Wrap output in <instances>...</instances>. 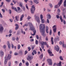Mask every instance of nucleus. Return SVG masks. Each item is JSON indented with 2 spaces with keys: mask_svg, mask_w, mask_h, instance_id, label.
I'll return each mask as SVG.
<instances>
[{
  "mask_svg": "<svg viewBox=\"0 0 66 66\" xmlns=\"http://www.w3.org/2000/svg\"><path fill=\"white\" fill-rule=\"evenodd\" d=\"M39 29L41 34L43 36H46V34H45V24H41L39 26Z\"/></svg>",
  "mask_w": 66,
  "mask_h": 66,
  "instance_id": "obj_1",
  "label": "nucleus"
},
{
  "mask_svg": "<svg viewBox=\"0 0 66 66\" xmlns=\"http://www.w3.org/2000/svg\"><path fill=\"white\" fill-rule=\"evenodd\" d=\"M11 56H12L11 55L9 54L8 55V56L7 57V59H5H5L4 62V65H6V64H7V60H10V59H11Z\"/></svg>",
  "mask_w": 66,
  "mask_h": 66,
  "instance_id": "obj_2",
  "label": "nucleus"
},
{
  "mask_svg": "<svg viewBox=\"0 0 66 66\" xmlns=\"http://www.w3.org/2000/svg\"><path fill=\"white\" fill-rule=\"evenodd\" d=\"M28 24H29L30 27V29L29 30H32L33 31L35 29V28L33 26V25L30 22H28Z\"/></svg>",
  "mask_w": 66,
  "mask_h": 66,
  "instance_id": "obj_3",
  "label": "nucleus"
},
{
  "mask_svg": "<svg viewBox=\"0 0 66 66\" xmlns=\"http://www.w3.org/2000/svg\"><path fill=\"white\" fill-rule=\"evenodd\" d=\"M63 2V0H60V2H59L58 4L56 5L55 6V7L56 9V8H58L59 7H60V6L61 5V4Z\"/></svg>",
  "mask_w": 66,
  "mask_h": 66,
  "instance_id": "obj_4",
  "label": "nucleus"
},
{
  "mask_svg": "<svg viewBox=\"0 0 66 66\" xmlns=\"http://www.w3.org/2000/svg\"><path fill=\"white\" fill-rule=\"evenodd\" d=\"M35 6L33 5L32 6V8L31 9V14H34V12L35 10Z\"/></svg>",
  "mask_w": 66,
  "mask_h": 66,
  "instance_id": "obj_5",
  "label": "nucleus"
},
{
  "mask_svg": "<svg viewBox=\"0 0 66 66\" xmlns=\"http://www.w3.org/2000/svg\"><path fill=\"white\" fill-rule=\"evenodd\" d=\"M47 61L48 64L49 65H52V59H48L47 60Z\"/></svg>",
  "mask_w": 66,
  "mask_h": 66,
  "instance_id": "obj_6",
  "label": "nucleus"
},
{
  "mask_svg": "<svg viewBox=\"0 0 66 66\" xmlns=\"http://www.w3.org/2000/svg\"><path fill=\"white\" fill-rule=\"evenodd\" d=\"M36 15H34L35 17V19L38 23H39L40 22V19H39V18L38 16H36Z\"/></svg>",
  "mask_w": 66,
  "mask_h": 66,
  "instance_id": "obj_7",
  "label": "nucleus"
},
{
  "mask_svg": "<svg viewBox=\"0 0 66 66\" xmlns=\"http://www.w3.org/2000/svg\"><path fill=\"white\" fill-rule=\"evenodd\" d=\"M54 49L55 50H56L57 52H58L60 50V48L57 45L55 46L54 48Z\"/></svg>",
  "mask_w": 66,
  "mask_h": 66,
  "instance_id": "obj_8",
  "label": "nucleus"
},
{
  "mask_svg": "<svg viewBox=\"0 0 66 66\" xmlns=\"http://www.w3.org/2000/svg\"><path fill=\"white\" fill-rule=\"evenodd\" d=\"M53 30L54 33H55L56 32V26L54 25L53 27Z\"/></svg>",
  "mask_w": 66,
  "mask_h": 66,
  "instance_id": "obj_9",
  "label": "nucleus"
},
{
  "mask_svg": "<svg viewBox=\"0 0 66 66\" xmlns=\"http://www.w3.org/2000/svg\"><path fill=\"white\" fill-rule=\"evenodd\" d=\"M27 59L28 61H31V60L33 59V57L31 56H28V57L27 58Z\"/></svg>",
  "mask_w": 66,
  "mask_h": 66,
  "instance_id": "obj_10",
  "label": "nucleus"
},
{
  "mask_svg": "<svg viewBox=\"0 0 66 66\" xmlns=\"http://www.w3.org/2000/svg\"><path fill=\"white\" fill-rule=\"evenodd\" d=\"M47 52L50 54V55L51 56H53L54 55L52 53V52L51 51H50L49 50H47Z\"/></svg>",
  "mask_w": 66,
  "mask_h": 66,
  "instance_id": "obj_11",
  "label": "nucleus"
},
{
  "mask_svg": "<svg viewBox=\"0 0 66 66\" xmlns=\"http://www.w3.org/2000/svg\"><path fill=\"white\" fill-rule=\"evenodd\" d=\"M48 30H49V27H48V26H46V33L47 34L49 33Z\"/></svg>",
  "mask_w": 66,
  "mask_h": 66,
  "instance_id": "obj_12",
  "label": "nucleus"
},
{
  "mask_svg": "<svg viewBox=\"0 0 66 66\" xmlns=\"http://www.w3.org/2000/svg\"><path fill=\"white\" fill-rule=\"evenodd\" d=\"M4 30V28H3V27L1 26L0 28V32L2 33L3 32Z\"/></svg>",
  "mask_w": 66,
  "mask_h": 66,
  "instance_id": "obj_13",
  "label": "nucleus"
},
{
  "mask_svg": "<svg viewBox=\"0 0 66 66\" xmlns=\"http://www.w3.org/2000/svg\"><path fill=\"white\" fill-rule=\"evenodd\" d=\"M0 53L1 55V56L2 57L4 55V53L2 50H1L0 51Z\"/></svg>",
  "mask_w": 66,
  "mask_h": 66,
  "instance_id": "obj_14",
  "label": "nucleus"
},
{
  "mask_svg": "<svg viewBox=\"0 0 66 66\" xmlns=\"http://www.w3.org/2000/svg\"><path fill=\"white\" fill-rule=\"evenodd\" d=\"M47 18H48V19H51V15H50L47 14Z\"/></svg>",
  "mask_w": 66,
  "mask_h": 66,
  "instance_id": "obj_15",
  "label": "nucleus"
},
{
  "mask_svg": "<svg viewBox=\"0 0 66 66\" xmlns=\"http://www.w3.org/2000/svg\"><path fill=\"white\" fill-rule=\"evenodd\" d=\"M61 63H62V62H61V61H60L59 63H57L56 64L57 66H62V64H61Z\"/></svg>",
  "mask_w": 66,
  "mask_h": 66,
  "instance_id": "obj_16",
  "label": "nucleus"
},
{
  "mask_svg": "<svg viewBox=\"0 0 66 66\" xmlns=\"http://www.w3.org/2000/svg\"><path fill=\"white\" fill-rule=\"evenodd\" d=\"M15 18L16 21H18V20H19V16L17 15V16H16Z\"/></svg>",
  "mask_w": 66,
  "mask_h": 66,
  "instance_id": "obj_17",
  "label": "nucleus"
},
{
  "mask_svg": "<svg viewBox=\"0 0 66 66\" xmlns=\"http://www.w3.org/2000/svg\"><path fill=\"white\" fill-rule=\"evenodd\" d=\"M34 34H31L32 35V36H34L36 34V31L35 30L33 31Z\"/></svg>",
  "mask_w": 66,
  "mask_h": 66,
  "instance_id": "obj_18",
  "label": "nucleus"
},
{
  "mask_svg": "<svg viewBox=\"0 0 66 66\" xmlns=\"http://www.w3.org/2000/svg\"><path fill=\"white\" fill-rule=\"evenodd\" d=\"M24 17V15L23 14H22L21 15V18L20 19V21H22V19Z\"/></svg>",
  "mask_w": 66,
  "mask_h": 66,
  "instance_id": "obj_19",
  "label": "nucleus"
},
{
  "mask_svg": "<svg viewBox=\"0 0 66 66\" xmlns=\"http://www.w3.org/2000/svg\"><path fill=\"white\" fill-rule=\"evenodd\" d=\"M41 22L42 23H45V20H44V19H41Z\"/></svg>",
  "mask_w": 66,
  "mask_h": 66,
  "instance_id": "obj_20",
  "label": "nucleus"
},
{
  "mask_svg": "<svg viewBox=\"0 0 66 66\" xmlns=\"http://www.w3.org/2000/svg\"><path fill=\"white\" fill-rule=\"evenodd\" d=\"M38 0H34V2L36 4H38L39 2H38Z\"/></svg>",
  "mask_w": 66,
  "mask_h": 66,
  "instance_id": "obj_21",
  "label": "nucleus"
},
{
  "mask_svg": "<svg viewBox=\"0 0 66 66\" xmlns=\"http://www.w3.org/2000/svg\"><path fill=\"white\" fill-rule=\"evenodd\" d=\"M43 54H42L40 56H39V58L40 59H42L43 57Z\"/></svg>",
  "mask_w": 66,
  "mask_h": 66,
  "instance_id": "obj_22",
  "label": "nucleus"
},
{
  "mask_svg": "<svg viewBox=\"0 0 66 66\" xmlns=\"http://www.w3.org/2000/svg\"><path fill=\"white\" fill-rule=\"evenodd\" d=\"M63 5L64 7H66V0H65L64 2Z\"/></svg>",
  "mask_w": 66,
  "mask_h": 66,
  "instance_id": "obj_23",
  "label": "nucleus"
},
{
  "mask_svg": "<svg viewBox=\"0 0 66 66\" xmlns=\"http://www.w3.org/2000/svg\"><path fill=\"white\" fill-rule=\"evenodd\" d=\"M12 9H13V10H14L15 11H16L17 12V13H20V12H18V11H17V9L16 8L13 7L12 8Z\"/></svg>",
  "mask_w": 66,
  "mask_h": 66,
  "instance_id": "obj_24",
  "label": "nucleus"
},
{
  "mask_svg": "<svg viewBox=\"0 0 66 66\" xmlns=\"http://www.w3.org/2000/svg\"><path fill=\"white\" fill-rule=\"evenodd\" d=\"M19 6H20V7H22L23 6V5L22 4V3H20V4H19Z\"/></svg>",
  "mask_w": 66,
  "mask_h": 66,
  "instance_id": "obj_25",
  "label": "nucleus"
},
{
  "mask_svg": "<svg viewBox=\"0 0 66 66\" xmlns=\"http://www.w3.org/2000/svg\"><path fill=\"white\" fill-rule=\"evenodd\" d=\"M62 47L63 48H66V46L65 44H64L63 43L62 44Z\"/></svg>",
  "mask_w": 66,
  "mask_h": 66,
  "instance_id": "obj_26",
  "label": "nucleus"
},
{
  "mask_svg": "<svg viewBox=\"0 0 66 66\" xmlns=\"http://www.w3.org/2000/svg\"><path fill=\"white\" fill-rule=\"evenodd\" d=\"M63 13H66V9H64L63 10Z\"/></svg>",
  "mask_w": 66,
  "mask_h": 66,
  "instance_id": "obj_27",
  "label": "nucleus"
},
{
  "mask_svg": "<svg viewBox=\"0 0 66 66\" xmlns=\"http://www.w3.org/2000/svg\"><path fill=\"white\" fill-rule=\"evenodd\" d=\"M7 45L8 46L9 48V49H10V48H11V45L9 43L7 44Z\"/></svg>",
  "mask_w": 66,
  "mask_h": 66,
  "instance_id": "obj_28",
  "label": "nucleus"
},
{
  "mask_svg": "<svg viewBox=\"0 0 66 66\" xmlns=\"http://www.w3.org/2000/svg\"><path fill=\"white\" fill-rule=\"evenodd\" d=\"M21 32L22 33V34H26V32H24L23 31L21 30Z\"/></svg>",
  "mask_w": 66,
  "mask_h": 66,
  "instance_id": "obj_29",
  "label": "nucleus"
},
{
  "mask_svg": "<svg viewBox=\"0 0 66 66\" xmlns=\"http://www.w3.org/2000/svg\"><path fill=\"white\" fill-rule=\"evenodd\" d=\"M42 43H43V44H44L45 45H47V43L46 42H44L43 41H42Z\"/></svg>",
  "mask_w": 66,
  "mask_h": 66,
  "instance_id": "obj_30",
  "label": "nucleus"
},
{
  "mask_svg": "<svg viewBox=\"0 0 66 66\" xmlns=\"http://www.w3.org/2000/svg\"><path fill=\"white\" fill-rule=\"evenodd\" d=\"M43 16L42 14H41L40 15V19H42L43 18Z\"/></svg>",
  "mask_w": 66,
  "mask_h": 66,
  "instance_id": "obj_31",
  "label": "nucleus"
},
{
  "mask_svg": "<svg viewBox=\"0 0 66 66\" xmlns=\"http://www.w3.org/2000/svg\"><path fill=\"white\" fill-rule=\"evenodd\" d=\"M20 47H21L20 45H18V50L20 49Z\"/></svg>",
  "mask_w": 66,
  "mask_h": 66,
  "instance_id": "obj_32",
  "label": "nucleus"
},
{
  "mask_svg": "<svg viewBox=\"0 0 66 66\" xmlns=\"http://www.w3.org/2000/svg\"><path fill=\"white\" fill-rule=\"evenodd\" d=\"M35 43L36 45H37L38 44V41L37 40H36L35 41Z\"/></svg>",
  "mask_w": 66,
  "mask_h": 66,
  "instance_id": "obj_33",
  "label": "nucleus"
},
{
  "mask_svg": "<svg viewBox=\"0 0 66 66\" xmlns=\"http://www.w3.org/2000/svg\"><path fill=\"white\" fill-rule=\"evenodd\" d=\"M33 52H34L35 54H36L37 53V52H36V51L35 50H34L33 51Z\"/></svg>",
  "mask_w": 66,
  "mask_h": 66,
  "instance_id": "obj_34",
  "label": "nucleus"
},
{
  "mask_svg": "<svg viewBox=\"0 0 66 66\" xmlns=\"http://www.w3.org/2000/svg\"><path fill=\"white\" fill-rule=\"evenodd\" d=\"M15 26L16 27V28H19V25L18 24H15Z\"/></svg>",
  "mask_w": 66,
  "mask_h": 66,
  "instance_id": "obj_35",
  "label": "nucleus"
},
{
  "mask_svg": "<svg viewBox=\"0 0 66 66\" xmlns=\"http://www.w3.org/2000/svg\"><path fill=\"white\" fill-rule=\"evenodd\" d=\"M59 58L61 60H63V59L62 58V56H60Z\"/></svg>",
  "mask_w": 66,
  "mask_h": 66,
  "instance_id": "obj_36",
  "label": "nucleus"
},
{
  "mask_svg": "<svg viewBox=\"0 0 66 66\" xmlns=\"http://www.w3.org/2000/svg\"><path fill=\"white\" fill-rule=\"evenodd\" d=\"M19 53V54H22V51H20Z\"/></svg>",
  "mask_w": 66,
  "mask_h": 66,
  "instance_id": "obj_37",
  "label": "nucleus"
},
{
  "mask_svg": "<svg viewBox=\"0 0 66 66\" xmlns=\"http://www.w3.org/2000/svg\"><path fill=\"white\" fill-rule=\"evenodd\" d=\"M26 6L27 9L29 10V8H28V4H26Z\"/></svg>",
  "mask_w": 66,
  "mask_h": 66,
  "instance_id": "obj_38",
  "label": "nucleus"
},
{
  "mask_svg": "<svg viewBox=\"0 0 66 66\" xmlns=\"http://www.w3.org/2000/svg\"><path fill=\"white\" fill-rule=\"evenodd\" d=\"M51 34H52V30L51 29L50 32V35H51Z\"/></svg>",
  "mask_w": 66,
  "mask_h": 66,
  "instance_id": "obj_39",
  "label": "nucleus"
},
{
  "mask_svg": "<svg viewBox=\"0 0 66 66\" xmlns=\"http://www.w3.org/2000/svg\"><path fill=\"white\" fill-rule=\"evenodd\" d=\"M49 6H50L51 7H52V4L51 3H50L49 4Z\"/></svg>",
  "mask_w": 66,
  "mask_h": 66,
  "instance_id": "obj_40",
  "label": "nucleus"
},
{
  "mask_svg": "<svg viewBox=\"0 0 66 66\" xmlns=\"http://www.w3.org/2000/svg\"><path fill=\"white\" fill-rule=\"evenodd\" d=\"M26 66H28L29 65V63L28 62H27L26 63Z\"/></svg>",
  "mask_w": 66,
  "mask_h": 66,
  "instance_id": "obj_41",
  "label": "nucleus"
},
{
  "mask_svg": "<svg viewBox=\"0 0 66 66\" xmlns=\"http://www.w3.org/2000/svg\"><path fill=\"white\" fill-rule=\"evenodd\" d=\"M36 37L37 39H39V37L38 36V35H36Z\"/></svg>",
  "mask_w": 66,
  "mask_h": 66,
  "instance_id": "obj_42",
  "label": "nucleus"
},
{
  "mask_svg": "<svg viewBox=\"0 0 66 66\" xmlns=\"http://www.w3.org/2000/svg\"><path fill=\"white\" fill-rule=\"evenodd\" d=\"M45 40H47V41H48V37L46 36V37Z\"/></svg>",
  "mask_w": 66,
  "mask_h": 66,
  "instance_id": "obj_43",
  "label": "nucleus"
},
{
  "mask_svg": "<svg viewBox=\"0 0 66 66\" xmlns=\"http://www.w3.org/2000/svg\"><path fill=\"white\" fill-rule=\"evenodd\" d=\"M11 62H9V66H11Z\"/></svg>",
  "mask_w": 66,
  "mask_h": 66,
  "instance_id": "obj_44",
  "label": "nucleus"
},
{
  "mask_svg": "<svg viewBox=\"0 0 66 66\" xmlns=\"http://www.w3.org/2000/svg\"><path fill=\"white\" fill-rule=\"evenodd\" d=\"M28 49H29L28 51H30L31 50V47H28Z\"/></svg>",
  "mask_w": 66,
  "mask_h": 66,
  "instance_id": "obj_45",
  "label": "nucleus"
},
{
  "mask_svg": "<svg viewBox=\"0 0 66 66\" xmlns=\"http://www.w3.org/2000/svg\"><path fill=\"white\" fill-rule=\"evenodd\" d=\"M31 49L32 50H34V46H31Z\"/></svg>",
  "mask_w": 66,
  "mask_h": 66,
  "instance_id": "obj_46",
  "label": "nucleus"
},
{
  "mask_svg": "<svg viewBox=\"0 0 66 66\" xmlns=\"http://www.w3.org/2000/svg\"><path fill=\"white\" fill-rule=\"evenodd\" d=\"M31 17L29 16L27 18L28 20L30 19H31Z\"/></svg>",
  "mask_w": 66,
  "mask_h": 66,
  "instance_id": "obj_47",
  "label": "nucleus"
},
{
  "mask_svg": "<svg viewBox=\"0 0 66 66\" xmlns=\"http://www.w3.org/2000/svg\"><path fill=\"white\" fill-rule=\"evenodd\" d=\"M56 18H57L58 19H59V18H60V16H59L58 15H56Z\"/></svg>",
  "mask_w": 66,
  "mask_h": 66,
  "instance_id": "obj_48",
  "label": "nucleus"
},
{
  "mask_svg": "<svg viewBox=\"0 0 66 66\" xmlns=\"http://www.w3.org/2000/svg\"><path fill=\"white\" fill-rule=\"evenodd\" d=\"M2 10L3 12V13H5V10L4 9H2Z\"/></svg>",
  "mask_w": 66,
  "mask_h": 66,
  "instance_id": "obj_49",
  "label": "nucleus"
},
{
  "mask_svg": "<svg viewBox=\"0 0 66 66\" xmlns=\"http://www.w3.org/2000/svg\"><path fill=\"white\" fill-rule=\"evenodd\" d=\"M28 53V52L27 51H26L24 52V54L26 55Z\"/></svg>",
  "mask_w": 66,
  "mask_h": 66,
  "instance_id": "obj_50",
  "label": "nucleus"
},
{
  "mask_svg": "<svg viewBox=\"0 0 66 66\" xmlns=\"http://www.w3.org/2000/svg\"><path fill=\"white\" fill-rule=\"evenodd\" d=\"M51 10L50 9H47V11L48 12H51Z\"/></svg>",
  "mask_w": 66,
  "mask_h": 66,
  "instance_id": "obj_51",
  "label": "nucleus"
},
{
  "mask_svg": "<svg viewBox=\"0 0 66 66\" xmlns=\"http://www.w3.org/2000/svg\"><path fill=\"white\" fill-rule=\"evenodd\" d=\"M11 45H12V49H13V48H14V45H13V44H12Z\"/></svg>",
  "mask_w": 66,
  "mask_h": 66,
  "instance_id": "obj_52",
  "label": "nucleus"
},
{
  "mask_svg": "<svg viewBox=\"0 0 66 66\" xmlns=\"http://www.w3.org/2000/svg\"><path fill=\"white\" fill-rule=\"evenodd\" d=\"M57 12H58L59 13H60V12H61L60 9H58L57 10Z\"/></svg>",
  "mask_w": 66,
  "mask_h": 66,
  "instance_id": "obj_53",
  "label": "nucleus"
},
{
  "mask_svg": "<svg viewBox=\"0 0 66 66\" xmlns=\"http://www.w3.org/2000/svg\"><path fill=\"white\" fill-rule=\"evenodd\" d=\"M12 39L13 40H15V37H12Z\"/></svg>",
  "mask_w": 66,
  "mask_h": 66,
  "instance_id": "obj_54",
  "label": "nucleus"
},
{
  "mask_svg": "<svg viewBox=\"0 0 66 66\" xmlns=\"http://www.w3.org/2000/svg\"><path fill=\"white\" fill-rule=\"evenodd\" d=\"M23 7V9L24 11H25V9H26V8L24 6H23L22 7Z\"/></svg>",
  "mask_w": 66,
  "mask_h": 66,
  "instance_id": "obj_55",
  "label": "nucleus"
},
{
  "mask_svg": "<svg viewBox=\"0 0 66 66\" xmlns=\"http://www.w3.org/2000/svg\"><path fill=\"white\" fill-rule=\"evenodd\" d=\"M18 10V11H19L20 10V8L19 7H17Z\"/></svg>",
  "mask_w": 66,
  "mask_h": 66,
  "instance_id": "obj_56",
  "label": "nucleus"
},
{
  "mask_svg": "<svg viewBox=\"0 0 66 66\" xmlns=\"http://www.w3.org/2000/svg\"><path fill=\"white\" fill-rule=\"evenodd\" d=\"M9 12L10 14H11V13H12V11H11V10H9Z\"/></svg>",
  "mask_w": 66,
  "mask_h": 66,
  "instance_id": "obj_57",
  "label": "nucleus"
},
{
  "mask_svg": "<svg viewBox=\"0 0 66 66\" xmlns=\"http://www.w3.org/2000/svg\"><path fill=\"white\" fill-rule=\"evenodd\" d=\"M14 54L15 55H18V53H15Z\"/></svg>",
  "mask_w": 66,
  "mask_h": 66,
  "instance_id": "obj_58",
  "label": "nucleus"
},
{
  "mask_svg": "<svg viewBox=\"0 0 66 66\" xmlns=\"http://www.w3.org/2000/svg\"><path fill=\"white\" fill-rule=\"evenodd\" d=\"M59 36H60V34H61V33H60V31H59L58 32V33Z\"/></svg>",
  "mask_w": 66,
  "mask_h": 66,
  "instance_id": "obj_59",
  "label": "nucleus"
},
{
  "mask_svg": "<svg viewBox=\"0 0 66 66\" xmlns=\"http://www.w3.org/2000/svg\"><path fill=\"white\" fill-rule=\"evenodd\" d=\"M30 42H33V41H34V39H31L30 40Z\"/></svg>",
  "mask_w": 66,
  "mask_h": 66,
  "instance_id": "obj_60",
  "label": "nucleus"
},
{
  "mask_svg": "<svg viewBox=\"0 0 66 66\" xmlns=\"http://www.w3.org/2000/svg\"><path fill=\"white\" fill-rule=\"evenodd\" d=\"M47 22L48 23H49V20L48 19H47Z\"/></svg>",
  "mask_w": 66,
  "mask_h": 66,
  "instance_id": "obj_61",
  "label": "nucleus"
},
{
  "mask_svg": "<svg viewBox=\"0 0 66 66\" xmlns=\"http://www.w3.org/2000/svg\"><path fill=\"white\" fill-rule=\"evenodd\" d=\"M10 21L11 22H13V19H10Z\"/></svg>",
  "mask_w": 66,
  "mask_h": 66,
  "instance_id": "obj_62",
  "label": "nucleus"
},
{
  "mask_svg": "<svg viewBox=\"0 0 66 66\" xmlns=\"http://www.w3.org/2000/svg\"><path fill=\"white\" fill-rule=\"evenodd\" d=\"M57 64L56 63H54L53 66H55V65H56Z\"/></svg>",
  "mask_w": 66,
  "mask_h": 66,
  "instance_id": "obj_63",
  "label": "nucleus"
},
{
  "mask_svg": "<svg viewBox=\"0 0 66 66\" xmlns=\"http://www.w3.org/2000/svg\"><path fill=\"white\" fill-rule=\"evenodd\" d=\"M22 64L21 63V62L20 63H19V66H21V65H22Z\"/></svg>",
  "mask_w": 66,
  "mask_h": 66,
  "instance_id": "obj_64",
  "label": "nucleus"
}]
</instances>
